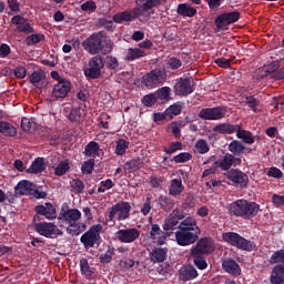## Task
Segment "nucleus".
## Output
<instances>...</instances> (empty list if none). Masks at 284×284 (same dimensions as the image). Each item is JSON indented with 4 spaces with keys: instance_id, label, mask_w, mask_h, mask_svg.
<instances>
[{
    "instance_id": "obj_1",
    "label": "nucleus",
    "mask_w": 284,
    "mask_h": 284,
    "mask_svg": "<svg viewBox=\"0 0 284 284\" xmlns=\"http://www.w3.org/2000/svg\"><path fill=\"white\" fill-rule=\"evenodd\" d=\"M199 234H201V229H199L196 219L186 217L178 226V231L175 232V241L178 245L185 247L196 243V241H199Z\"/></svg>"
},
{
    "instance_id": "obj_2",
    "label": "nucleus",
    "mask_w": 284,
    "mask_h": 284,
    "mask_svg": "<svg viewBox=\"0 0 284 284\" xmlns=\"http://www.w3.org/2000/svg\"><path fill=\"white\" fill-rule=\"evenodd\" d=\"M85 51L89 54H108V52H112V48L114 47V42L112 39L103 36V33H93L82 43Z\"/></svg>"
},
{
    "instance_id": "obj_3",
    "label": "nucleus",
    "mask_w": 284,
    "mask_h": 284,
    "mask_svg": "<svg viewBox=\"0 0 284 284\" xmlns=\"http://www.w3.org/2000/svg\"><path fill=\"white\" fill-rule=\"evenodd\" d=\"M60 219L68 223L69 227L67 229V232L72 236H79V234L85 232L88 227L85 223H78L81 219V211H79V209L62 210Z\"/></svg>"
},
{
    "instance_id": "obj_4",
    "label": "nucleus",
    "mask_w": 284,
    "mask_h": 284,
    "mask_svg": "<svg viewBox=\"0 0 284 284\" xmlns=\"http://www.w3.org/2000/svg\"><path fill=\"white\" fill-rule=\"evenodd\" d=\"M261 206L255 202H247V200H237L229 205V212L234 216L242 219H254L258 214Z\"/></svg>"
},
{
    "instance_id": "obj_5",
    "label": "nucleus",
    "mask_w": 284,
    "mask_h": 284,
    "mask_svg": "<svg viewBox=\"0 0 284 284\" xmlns=\"http://www.w3.org/2000/svg\"><path fill=\"white\" fill-rule=\"evenodd\" d=\"M131 211L132 205H130V202H119L109 209L108 220L111 223L126 221V219H130Z\"/></svg>"
},
{
    "instance_id": "obj_6",
    "label": "nucleus",
    "mask_w": 284,
    "mask_h": 284,
    "mask_svg": "<svg viewBox=\"0 0 284 284\" xmlns=\"http://www.w3.org/2000/svg\"><path fill=\"white\" fill-rule=\"evenodd\" d=\"M223 241L229 243V245H233V247H237V250H244L246 252H252L254 250V244L245 237L241 236L239 233L226 232L222 234Z\"/></svg>"
},
{
    "instance_id": "obj_7",
    "label": "nucleus",
    "mask_w": 284,
    "mask_h": 284,
    "mask_svg": "<svg viewBox=\"0 0 284 284\" xmlns=\"http://www.w3.org/2000/svg\"><path fill=\"white\" fill-rule=\"evenodd\" d=\"M101 232H103V225L95 224L81 236L80 241L84 247H94L101 243Z\"/></svg>"
},
{
    "instance_id": "obj_8",
    "label": "nucleus",
    "mask_w": 284,
    "mask_h": 284,
    "mask_svg": "<svg viewBox=\"0 0 284 284\" xmlns=\"http://www.w3.org/2000/svg\"><path fill=\"white\" fill-rule=\"evenodd\" d=\"M34 230L41 236H45L47 239H57L63 234V231L59 230L54 223L40 222L34 224Z\"/></svg>"
},
{
    "instance_id": "obj_9",
    "label": "nucleus",
    "mask_w": 284,
    "mask_h": 284,
    "mask_svg": "<svg viewBox=\"0 0 284 284\" xmlns=\"http://www.w3.org/2000/svg\"><path fill=\"white\" fill-rule=\"evenodd\" d=\"M105 61L101 55H94L89 60V68L84 70L85 77L90 79H99L101 70H103Z\"/></svg>"
},
{
    "instance_id": "obj_10",
    "label": "nucleus",
    "mask_w": 284,
    "mask_h": 284,
    "mask_svg": "<svg viewBox=\"0 0 284 284\" xmlns=\"http://www.w3.org/2000/svg\"><path fill=\"white\" fill-rule=\"evenodd\" d=\"M225 114H227V109L224 106H216L202 109L199 113V116L200 119H204V121H219L224 119Z\"/></svg>"
},
{
    "instance_id": "obj_11",
    "label": "nucleus",
    "mask_w": 284,
    "mask_h": 284,
    "mask_svg": "<svg viewBox=\"0 0 284 284\" xmlns=\"http://www.w3.org/2000/svg\"><path fill=\"white\" fill-rule=\"evenodd\" d=\"M16 194H19L20 196H26V195H32L36 194L37 199H43L45 196V193L37 192V184L28 181V180H22L20 181L17 186L14 187Z\"/></svg>"
},
{
    "instance_id": "obj_12",
    "label": "nucleus",
    "mask_w": 284,
    "mask_h": 284,
    "mask_svg": "<svg viewBox=\"0 0 284 284\" xmlns=\"http://www.w3.org/2000/svg\"><path fill=\"white\" fill-rule=\"evenodd\" d=\"M241 19V13L239 11L224 12L216 17L215 26L219 30H225L227 26H232V23H236Z\"/></svg>"
},
{
    "instance_id": "obj_13",
    "label": "nucleus",
    "mask_w": 284,
    "mask_h": 284,
    "mask_svg": "<svg viewBox=\"0 0 284 284\" xmlns=\"http://www.w3.org/2000/svg\"><path fill=\"white\" fill-rule=\"evenodd\" d=\"M139 236H141V232L136 227L121 229L115 233V239L125 244L134 243Z\"/></svg>"
},
{
    "instance_id": "obj_14",
    "label": "nucleus",
    "mask_w": 284,
    "mask_h": 284,
    "mask_svg": "<svg viewBox=\"0 0 284 284\" xmlns=\"http://www.w3.org/2000/svg\"><path fill=\"white\" fill-rule=\"evenodd\" d=\"M72 90V82L70 80H61L57 84L53 85L51 97L52 99H65L70 91Z\"/></svg>"
},
{
    "instance_id": "obj_15",
    "label": "nucleus",
    "mask_w": 284,
    "mask_h": 284,
    "mask_svg": "<svg viewBox=\"0 0 284 284\" xmlns=\"http://www.w3.org/2000/svg\"><path fill=\"white\" fill-rule=\"evenodd\" d=\"M163 81H165V72L160 70H153L143 77V84L146 88H156Z\"/></svg>"
},
{
    "instance_id": "obj_16",
    "label": "nucleus",
    "mask_w": 284,
    "mask_h": 284,
    "mask_svg": "<svg viewBox=\"0 0 284 284\" xmlns=\"http://www.w3.org/2000/svg\"><path fill=\"white\" fill-rule=\"evenodd\" d=\"M174 92L179 97H187V94H192L194 92V88L192 87L190 79H180L175 83Z\"/></svg>"
},
{
    "instance_id": "obj_17",
    "label": "nucleus",
    "mask_w": 284,
    "mask_h": 284,
    "mask_svg": "<svg viewBox=\"0 0 284 284\" xmlns=\"http://www.w3.org/2000/svg\"><path fill=\"white\" fill-rule=\"evenodd\" d=\"M227 179L232 181V183H235L239 187H245L247 183H250V178L247 174L243 173L240 170H232L227 174Z\"/></svg>"
},
{
    "instance_id": "obj_18",
    "label": "nucleus",
    "mask_w": 284,
    "mask_h": 284,
    "mask_svg": "<svg viewBox=\"0 0 284 284\" xmlns=\"http://www.w3.org/2000/svg\"><path fill=\"white\" fill-rule=\"evenodd\" d=\"M150 239H152L153 243H156V245H165V241H168V233L163 232L159 224H152Z\"/></svg>"
},
{
    "instance_id": "obj_19",
    "label": "nucleus",
    "mask_w": 284,
    "mask_h": 284,
    "mask_svg": "<svg viewBox=\"0 0 284 284\" xmlns=\"http://www.w3.org/2000/svg\"><path fill=\"white\" fill-rule=\"evenodd\" d=\"M192 252L197 254H211V252H214V241H212V239L203 237L197 242Z\"/></svg>"
},
{
    "instance_id": "obj_20",
    "label": "nucleus",
    "mask_w": 284,
    "mask_h": 284,
    "mask_svg": "<svg viewBox=\"0 0 284 284\" xmlns=\"http://www.w3.org/2000/svg\"><path fill=\"white\" fill-rule=\"evenodd\" d=\"M232 165H241V158H234L232 154H226L215 162V168H221V170H230Z\"/></svg>"
},
{
    "instance_id": "obj_21",
    "label": "nucleus",
    "mask_w": 284,
    "mask_h": 284,
    "mask_svg": "<svg viewBox=\"0 0 284 284\" xmlns=\"http://www.w3.org/2000/svg\"><path fill=\"white\" fill-rule=\"evenodd\" d=\"M37 214L40 216H45L49 221H54L57 219V209L51 203H45L43 205L36 206Z\"/></svg>"
},
{
    "instance_id": "obj_22",
    "label": "nucleus",
    "mask_w": 284,
    "mask_h": 284,
    "mask_svg": "<svg viewBox=\"0 0 284 284\" xmlns=\"http://www.w3.org/2000/svg\"><path fill=\"white\" fill-rule=\"evenodd\" d=\"M11 23L16 26L18 32H34V29L30 26L28 19L21 16H14L11 18Z\"/></svg>"
},
{
    "instance_id": "obj_23",
    "label": "nucleus",
    "mask_w": 284,
    "mask_h": 284,
    "mask_svg": "<svg viewBox=\"0 0 284 284\" xmlns=\"http://www.w3.org/2000/svg\"><path fill=\"white\" fill-rule=\"evenodd\" d=\"M139 17V9L124 11L113 16L114 23H123V21H134Z\"/></svg>"
},
{
    "instance_id": "obj_24",
    "label": "nucleus",
    "mask_w": 284,
    "mask_h": 284,
    "mask_svg": "<svg viewBox=\"0 0 284 284\" xmlns=\"http://www.w3.org/2000/svg\"><path fill=\"white\" fill-rule=\"evenodd\" d=\"M222 267L224 272H226L227 274H231L232 276H241V266L234 260H231V258L224 260L222 263Z\"/></svg>"
},
{
    "instance_id": "obj_25",
    "label": "nucleus",
    "mask_w": 284,
    "mask_h": 284,
    "mask_svg": "<svg viewBox=\"0 0 284 284\" xmlns=\"http://www.w3.org/2000/svg\"><path fill=\"white\" fill-rule=\"evenodd\" d=\"M135 3L138 8L134 9L139 10V17H141L142 12H148V10H152V8L159 6V0H135Z\"/></svg>"
},
{
    "instance_id": "obj_26",
    "label": "nucleus",
    "mask_w": 284,
    "mask_h": 284,
    "mask_svg": "<svg viewBox=\"0 0 284 284\" xmlns=\"http://www.w3.org/2000/svg\"><path fill=\"white\" fill-rule=\"evenodd\" d=\"M199 276V272L194 266H183L180 270V281H192V278H196Z\"/></svg>"
},
{
    "instance_id": "obj_27",
    "label": "nucleus",
    "mask_w": 284,
    "mask_h": 284,
    "mask_svg": "<svg viewBox=\"0 0 284 284\" xmlns=\"http://www.w3.org/2000/svg\"><path fill=\"white\" fill-rule=\"evenodd\" d=\"M239 130V125L230 123H221L213 128V132L217 134H234Z\"/></svg>"
},
{
    "instance_id": "obj_28",
    "label": "nucleus",
    "mask_w": 284,
    "mask_h": 284,
    "mask_svg": "<svg viewBox=\"0 0 284 284\" xmlns=\"http://www.w3.org/2000/svg\"><path fill=\"white\" fill-rule=\"evenodd\" d=\"M152 263H163L168 258V248L155 247L150 253Z\"/></svg>"
},
{
    "instance_id": "obj_29",
    "label": "nucleus",
    "mask_w": 284,
    "mask_h": 284,
    "mask_svg": "<svg viewBox=\"0 0 284 284\" xmlns=\"http://www.w3.org/2000/svg\"><path fill=\"white\" fill-rule=\"evenodd\" d=\"M148 53L145 50L139 48H130L126 50L124 59L125 61H136V59H143Z\"/></svg>"
},
{
    "instance_id": "obj_30",
    "label": "nucleus",
    "mask_w": 284,
    "mask_h": 284,
    "mask_svg": "<svg viewBox=\"0 0 284 284\" xmlns=\"http://www.w3.org/2000/svg\"><path fill=\"white\" fill-rule=\"evenodd\" d=\"M272 284H284V265H276L271 274Z\"/></svg>"
},
{
    "instance_id": "obj_31",
    "label": "nucleus",
    "mask_w": 284,
    "mask_h": 284,
    "mask_svg": "<svg viewBox=\"0 0 284 284\" xmlns=\"http://www.w3.org/2000/svg\"><path fill=\"white\" fill-rule=\"evenodd\" d=\"M45 160L43 158L36 159L28 169L29 174H41L45 170Z\"/></svg>"
},
{
    "instance_id": "obj_32",
    "label": "nucleus",
    "mask_w": 284,
    "mask_h": 284,
    "mask_svg": "<svg viewBox=\"0 0 284 284\" xmlns=\"http://www.w3.org/2000/svg\"><path fill=\"white\" fill-rule=\"evenodd\" d=\"M183 190H185V187L183 186V181L181 179H173L171 181L169 189V194H171V196H179V194L183 193Z\"/></svg>"
},
{
    "instance_id": "obj_33",
    "label": "nucleus",
    "mask_w": 284,
    "mask_h": 284,
    "mask_svg": "<svg viewBox=\"0 0 284 284\" xmlns=\"http://www.w3.org/2000/svg\"><path fill=\"white\" fill-rule=\"evenodd\" d=\"M235 132L237 139H241V141L246 143L247 145H252V143H254V135H252V132L241 129L240 125H237Z\"/></svg>"
},
{
    "instance_id": "obj_34",
    "label": "nucleus",
    "mask_w": 284,
    "mask_h": 284,
    "mask_svg": "<svg viewBox=\"0 0 284 284\" xmlns=\"http://www.w3.org/2000/svg\"><path fill=\"white\" fill-rule=\"evenodd\" d=\"M43 79H45V72L43 70L34 71L30 75V82L39 89L43 88Z\"/></svg>"
},
{
    "instance_id": "obj_35",
    "label": "nucleus",
    "mask_w": 284,
    "mask_h": 284,
    "mask_svg": "<svg viewBox=\"0 0 284 284\" xmlns=\"http://www.w3.org/2000/svg\"><path fill=\"white\" fill-rule=\"evenodd\" d=\"M0 134H3V136H17V128L10 122L0 121Z\"/></svg>"
},
{
    "instance_id": "obj_36",
    "label": "nucleus",
    "mask_w": 284,
    "mask_h": 284,
    "mask_svg": "<svg viewBox=\"0 0 284 284\" xmlns=\"http://www.w3.org/2000/svg\"><path fill=\"white\" fill-rule=\"evenodd\" d=\"M191 256L197 270H205L207 267V262L205 261V257H203L202 253H196V251H191Z\"/></svg>"
},
{
    "instance_id": "obj_37",
    "label": "nucleus",
    "mask_w": 284,
    "mask_h": 284,
    "mask_svg": "<svg viewBox=\"0 0 284 284\" xmlns=\"http://www.w3.org/2000/svg\"><path fill=\"white\" fill-rule=\"evenodd\" d=\"M178 14H181V17H194V14H196V8L187 3L179 4Z\"/></svg>"
},
{
    "instance_id": "obj_38",
    "label": "nucleus",
    "mask_w": 284,
    "mask_h": 284,
    "mask_svg": "<svg viewBox=\"0 0 284 284\" xmlns=\"http://www.w3.org/2000/svg\"><path fill=\"white\" fill-rule=\"evenodd\" d=\"M84 118H85V110L81 108H73L69 115L70 121H74L75 123H80V121Z\"/></svg>"
},
{
    "instance_id": "obj_39",
    "label": "nucleus",
    "mask_w": 284,
    "mask_h": 284,
    "mask_svg": "<svg viewBox=\"0 0 284 284\" xmlns=\"http://www.w3.org/2000/svg\"><path fill=\"white\" fill-rule=\"evenodd\" d=\"M21 128L23 132H34L37 130V122H34V119L22 118Z\"/></svg>"
},
{
    "instance_id": "obj_40",
    "label": "nucleus",
    "mask_w": 284,
    "mask_h": 284,
    "mask_svg": "<svg viewBox=\"0 0 284 284\" xmlns=\"http://www.w3.org/2000/svg\"><path fill=\"white\" fill-rule=\"evenodd\" d=\"M229 150L233 154H237V156H241V154H243V152L245 151V146L241 143V141L234 140L229 144Z\"/></svg>"
},
{
    "instance_id": "obj_41",
    "label": "nucleus",
    "mask_w": 284,
    "mask_h": 284,
    "mask_svg": "<svg viewBox=\"0 0 284 284\" xmlns=\"http://www.w3.org/2000/svg\"><path fill=\"white\" fill-rule=\"evenodd\" d=\"M70 171V162L68 160L61 161L55 168H54V174L55 176H63L67 172Z\"/></svg>"
},
{
    "instance_id": "obj_42",
    "label": "nucleus",
    "mask_w": 284,
    "mask_h": 284,
    "mask_svg": "<svg viewBox=\"0 0 284 284\" xmlns=\"http://www.w3.org/2000/svg\"><path fill=\"white\" fill-rule=\"evenodd\" d=\"M128 148H130V142L119 139L115 145V154L118 156H123V154L128 151Z\"/></svg>"
},
{
    "instance_id": "obj_43",
    "label": "nucleus",
    "mask_w": 284,
    "mask_h": 284,
    "mask_svg": "<svg viewBox=\"0 0 284 284\" xmlns=\"http://www.w3.org/2000/svg\"><path fill=\"white\" fill-rule=\"evenodd\" d=\"M99 143L91 141L84 149V154L85 156H97V154H99Z\"/></svg>"
},
{
    "instance_id": "obj_44",
    "label": "nucleus",
    "mask_w": 284,
    "mask_h": 284,
    "mask_svg": "<svg viewBox=\"0 0 284 284\" xmlns=\"http://www.w3.org/2000/svg\"><path fill=\"white\" fill-rule=\"evenodd\" d=\"M159 203L162 209H164L166 212H170V210H174L175 202L174 200L168 197V196H160Z\"/></svg>"
},
{
    "instance_id": "obj_45",
    "label": "nucleus",
    "mask_w": 284,
    "mask_h": 284,
    "mask_svg": "<svg viewBox=\"0 0 284 284\" xmlns=\"http://www.w3.org/2000/svg\"><path fill=\"white\" fill-rule=\"evenodd\" d=\"M140 212L142 216H148L152 212V196H148L140 206Z\"/></svg>"
},
{
    "instance_id": "obj_46",
    "label": "nucleus",
    "mask_w": 284,
    "mask_h": 284,
    "mask_svg": "<svg viewBox=\"0 0 284 284\" xmlns=\"http://www.w3.org/2000/svg\"><path fill=\"white\" fill-rule=\"evenodd\" d=\"M195 152L197 154H207L210 152V144H207V141L201 139L195 143Z\"/></svg>"
},
{
    "instance_id": "obj_47",
    "label": "nucleus",
    "mask_w": 284,
    "mask_h": 284,
    "mask_svg": "<svg viewBox=\"0 0 284 284\" xmlns=\"http://www.w3.org/2000/svg\"><path fill=\"white\" fill-rule=\"evenodd\" d=\"M179 221L180 220H178L172 214H170L163 224V230L165 232H170V230H174V227H176V225H179Z\"/></svg>"
},
{
    "instance_id": "obj_48",
    "label": "nucleus",
    "mask_w": 284,
    "mask_h": 284,
    "mask_svg": "<svg viewBox=\"0 0 284 284\" xmlns=\"http://www.w3.org/2000/svg\"><path fill=\"white\" fill-rule=\"evenodd\" d=\"M44 39H45V36L41 33H34L26 38V43L27 45H34L37 43H41V41H43Z\"/></svg>"
},
{
    "instance_id": "obj_49",
    "label": "nucleus",
    "mask_w": 284,
    "mask_h": 284,
    "mask_svg": "<svg viewBox=\"0 0 284 284\" xmlns=\"http://www.w3.org/2000/svg\"><path fill=\"white\" fill-rule=\"evenodd\" d=\"M80 270L85 278H90V276H92V268H90V264L85 258L80 260Z\"/></svg>"
},
{
    "instance_id": "obj_50",
    "label": "nucleus",
    "mask_w": 284,
    "mask_h": 284,
    "mask_svg": "<svg viewBox=\"0 0 284 284\" xmlns=\"http://www.w3.org/2000/svg\"><path fill=\"white\" fill-rule=\"evenodd\" d=\"M165 114H168L170 120L174 119V116H179V114H181V105L179 104L170 105L165 110Z\"/></svg>"
},
{
    "instance_id": "obj_51",
    "label": "nucleus",
    "mask_w": 284,
    "mask_h": 284,
    "mask_svg": "<svg viewBox=\"0 0 284 284\" xmlns=\"http://www.w3.org/2000/svg\"><path fill=\"white\" fill-rule=\"evenodd\" d=\"M155 99L159 101H168L170 99V88L163 87L155 93Z\"/></svg>"
},
{
    "instance_id": "obj_52",
    "label": "nucleus",
    "mask_w": 284,
    "mask_h": 284,
    "mask_svg": "<svg viewBox=\"0 0 284 284\" xmlns=\"http://www.w3.org/2000/svg\"><path fill=\"white\" fill-rule=\"evenodd\" d=\"M134 265H139V262L134 261V258L125 257L120 261V267L122 270H132Z\"/></svg>"
},
{
    "instance_id": "obj_53",
    "label": "nucleus",
    "mask_w": 284,
    "mask_h": 284,
    "mask_svg": "<svg viewBox=\"0 0 284 284\" xmlns=\"http://www.w3.org/2000/svg\"><path fill=\"white\" fill-rule=\"evenodd\" d=\"M141 168V160H131L124 164L126 172H136Z\"/></svg>"
},
{
    "instance_id": "obj_54",
    "label": "nucleus",
    "mask_w": 284,
    "mask_h": 284,
    "mask_svg": "<svg viewBox=\"0 0 284 284\" xmlns=\"http://www.w3.org/2000/svg\"><path fill=\"white\" fill-rule=\"evenodd\" d=\"M80 8L82 12H97V3L92 0L82 3Z\"/></svg>"
},
{
    "instance_id": "obj_55",
    "label": "nucleus",
    "mask_w": 284,
    "mask_h": 284,
    "mask_svg": "<svg viewBox=\"0 0 284 284\" xmlns=\"http://www.w3.org/2000/svg\"><path fill=\"white\" fill-rule=\"evenodd\" d=\"M81 170H82V174H92V170H94V160L90 159V160L85 161L82 164Z\"/></svg>"
},
{
    "instance_id": "obj_56",
    "label": "nucleus",
    "mask_w": 284,
    "mask_h": 284,
    "mask_svg": "<svg viewBox=\"0 0 284 284\" xmlns=\"http://www.w3.org/2000/svg\"><path fill=\"white\" fill-rule=\"evenodd\" d=\"M84 187L85 186L83 185V182L81 180H73L71 182V189H72V192H74V194H81Z\"/></svg>"
},
{
    "instance_id": "obj_57",
    "label": "nucleus",
    "mask_w": 284,
    "mask_h": 284,
    "mask_svg": "<svg viewBox=\"0 0 284 284\" xmlns=\"http://www.w3.org/2000/svg\"><path fill=\"white\" fill-rule=\"evenodd\" d=\"M191 159H192V154H190L189 152H183V153L175 155L173 158V161L175 163H187V161H190Z\"/></svg>"
},
{
    "instance_id": "obj_58",
    "label": "nucleus",
    "mask_w": 284,
    "mask_h": 284,
    "mask_svg": "<svg viewBox=\"0 0 284 284\" xmlns=\"http://www.w3.org/2000/svg\"><path fill=\"white\" fill-rule=\"evenodd\" d=\"M179 150H183V143L181 142H172L165 150L166 154H174V152H179Z\"/></svg>"
},
{
    "instance_id": "obj_59",
    "label": "nucleus",
    "mask_w": 284,
    "mask_h": 284,
    "mask_svg": "<svg viewBox=\"0 0 284 284\" xmlns=\"http://www.w3.org/2000/svg\"><path fill=\"white\" fill-rule=\"evenodd\" d=\"M142 103L146 108H152V105H154L156 103V94L144 95L142 99Z\"/></svg>"
},
{
    "instance_id": "obj_60",
    "label": "nucleus",
    "mask_w": 284,
    "mask_h": 284,
    "mask_svg": "<svg viewBox=\"0 0 284 284\" xmlns=\"http://www.w3.org/2000/svg\"><path fill=\"white\" fill-rule=\"evenodd\" d=\"M270 263L275 264V263H284V250H280L275 252L270 260Z\"/></svg>"
},
{
    "instance_id": "obj_61",
    "label": "nucleus",
    "mask_w": 284,
    "mask_h": 284,
    "mask_svg": "<svg viewBox=\"0 0 284 284\" xmlns=\"http://www.w3.org/2000/svg\"><path fill=\"white\" fill-rule=\"evenodd\" d=\"M267 176L272 179H283V171L276 166H272L268 169Z\"/></svg>"
},
{
    "instance_id": "obj_62",
    "label": "nucleus",
    "mask_w": 284,
    "mask_h": 284,
    "mask_svg": "<svg viewBox=\"0 0 284 284\" xmlns=\"http://www.w3.org/2000/svg\"><path fill=\"white\" fill-rule=\"evenodd\" d=\"M258 100H256V98L254 97H246V105H248V108H251V110H253V112H258V110L256 108H258Z\"/></svg>"
},
{
    "instance_id": "obj_63",
    "label": "nucleus",
    "mask_w": 284,
    "mask_h": 284,
    "mask_svg": "<svg viewBox=\"0 0 284 284\" xmlns=\"http://www.w3.org/2000/svg\"><path fill=\"white\" fill-rule=\"evenodd\" d=\"M106 68H109L110 70H116V68H119V60L112 55H108Z\"/></svg>"
},
{
    "instance_id": "obj_64",
    "label": "nucleus",
    "mask_w": 284,
    "mask_h": 284,
    "mask_svg": "<svg viewBox=\"0 0 284 284\" xmlns=\"http://www.w3.org/2000/svg\"><path fill=\"white\" fill-rule=\"evenodd\" d=\"M168 68L171 70H179L181 68V60L176 58H170L166 63Z\"/></svg>"
}]
</instances>
